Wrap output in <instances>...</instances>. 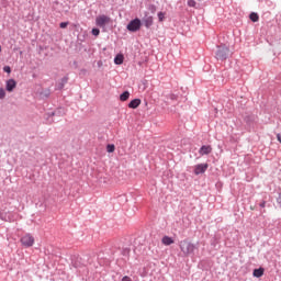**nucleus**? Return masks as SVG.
<instances>
[{"label":"nucleus","mask_w":281,"mask_h":281,"mask_svg":"<svg viewBox=\"0 0 281 281\" xmlns=\"http://www.w3.org/2000/svg\"><path fill=\"white\" fill-rule=\"evenodd\" d=\"M179 248L184 258L194 256V251L199 249V244H194L189 239H183L179 241Z\"/></svg>","instance_id":"nucleus-1"},{"label":"nucleus","mask_w":281,"mask_h":281,"mask_svg":"<svg viewBox=\"0 0 281 281\" xmlns=\"http://www.w3.org/2000/svg\"><path fill=\"white\" fill-rule=\"evenodd\" d=\"M215 58L216 60H227L229 58V47L225 45L217 46Z\"/></svg>","instance_id":"nucleus-2"},{"label":"nucleus","mask_w":281,"mask_h":281,"mask_svg":"<svg viewBox=\"0 0 281 281\" xmlns=\"http://www.w3.org/2000/svg\"><path fill=\"white\" fill-rule=\"evenodd\" d=\"M142 27V20L134 19L127 24L128 32H138Z\"/></svg>","instance_id":"nucleus-3"},{"label":"nucleus","mask_w":281,"mask_h":281,"mask_svg":"<svg viewBox=\"0 0 281 281\" xmlns=\"http://www.w3.org/2000/svg\"><path fill=\"white\" fill-rule=\"evenodd\" d=\"M106 23H111V18H109L106 15H100L95 19V24L99 27H104V25H106Z\"/></svg>","instance_id":"nucleus-4"},{"label":"nucleus","mask_w":281,"mask_h":281,"mask_svg":"<svg viewBox=\"0 0 281 281\" xmlns=\"http://www.w3.org/2000/svg\"><path fill=\"white\" fill-rule=\"evenodd\" d=\"M23 247H32L34 245V237L32 235H25L21 238Z\"/></svg>","instance_id":"nucleus-5"},{"label":"nucleus","mask_w":281,"mask_h":281,"mask_svg":"<svg viewBox=\"0 0 281 281\" xmlns=\"http://www.w3.org/2000/svg\"><path fill=\"white\" fill-rule=\"evenodd\" d=\"M207 168H209L207 164L196 165L194 168V175H203L205 170H207Z\"/></svg>","instance_id":"nucleus-6"},{"label":"nucleus","mask_w":281,"mask_h":281,"mask_svg":"<svg viewBox=\"0 0 281 281\" xmlns=\"http://www.w3.org/2000/svg\"><path fill=\"white\" fill-rule=\"evenodd\" d=\"M5 89L9 93H12L16 89V81L14 79L7 80Z\"/></svg>","instance_id":"nucleus-7"},{"label":"nucleus","mask_w":281,"mask_h":281,"mask_svg":"<svg viewBox=\"0 0 281 281\" xmlns=\"http://www.w3.org/2000/svg\"><path fill=\"white\" fill-rule=\"evenodd\" d=\"M143 25H145V27H151L153 26V16L151 15H145L142 20Z\"/></svg>","instance_id":"nucleus-8"},{"label":"nucleus","mask_w":281,"mask_h":281,"mask_svg":"<svg viewBox=\"0 0 281 281\" xmlns=\"http://www.w3.org/2000/svg\"><path fill=\"white\" fill-rule=\"evenodd\" d=\"M200 155H210V153H212V146L210 145H203L200 150H199Z\"/></svg>","instance_id":"nucleus-9"},{"label":"nucleus","mask_w":281,"mask_h":281,"mask_svg":"<svg viewBox=\"0 0 281 281\" xmlns=\"http://www.w3.org/2000/svg\"><path fill=\"white\" fill-rule=\"evenodd\" d=\"M139 104H142V100H139V99H133V100L128 103V108H130V109H137V106H139Z\"/></svg>","instance_id":"nucleus-10"},{"label":"nucleus","mask_w":281,"mask_h":281,"mask_svg":"<svg viewBox=\"0 0 281 281\" xmlns=\"http://www.w3.org/2000/svg\"><path fill=\"white\" fill-rule=\"evenodd\" d=\"M161 243H162V245L170 246V245H175V239H172L169 236H165V237H162Z\"/></svg>","instance_id":"nucleus-11"},{"label":"nucleus","mask_w":281,"mask_h":281,"mask_svg":"<svg viewBox=\"0 0 281 281\" xmlns=\"http://www.w3.org/2000/svg\"><path fill=\"white\" fill-rule=\"evenodd\" d=\"M252 276L255 278H262L265 276V268L255 269Z\"/></svg>","instance_id":"nucleus-12"},{"label":"nucleus","mask_w":281,"mask_h":281,"mask_svg":"<svg viewBox=\"0 0 281 281\" xmlns=\"http://www.w3.org/2000/svg\"><path fill=\"white\" fill-rule=\"evenodd\" d=\"M128 98H131V92H128V91H124V92L120 95L121 102H126V100H128Z\"/></svg>","instance_id":"nucleus-13"},{"label":"nucleus","mask_w":281,"mask_h":281,"mask_svg":"<svg viewBox=\"0 0 281 281\" xmlns=\"http://www.w3.org/2000/svg\"><path fill=\"white\" fill-rule=\"evenodd\" d=\"M68 80H69V77L61 78V80H60V82L58 85V89L59 90L65 89V85H67Z\"/></svg>","instance_id":"nucleus-14"},{"label":"nucleus","mask_w":281,"mask_h":281,"mask_svg":"<svg viewBox=\"0 0 281 281\" xmlns=\"http://www.w3.org/2000/svg\"><path fill=\"white\" fill-rule=\"evenodd\" d=\"M115 65H122L124 63V55H116L114 58Z\"/></svg>","instance_id":"nucleus-15"},{"label":"nucleus","mask_w":281,"mask_h":281,"mask_svg":"<svg viewBox=\"0 0 281 281\" xmlns=\"http://www.w3.org/2000/svg\"><path fill=\"white\" fill-rule=\"evenodd\" d=\"M249 19L250 21H252V23H258V19H259L258 13L256 12L250 13Z\"/></svg>","instance_id":"nucleus-16"},{"label":"nucleus","mask_w":281,"mask_h":281,"mask_svg":"<svg viewBox=\"0 0 281 281\" xmlns=\"http://www.w3.org/2000/svg\"><path fill=\"white\" fill-rule=\"evenodd\" d=\"M106 150H108V153H115V145L109 144V145L106 146Z\"/></svg>","instance_id":"nucleus-17"},{"label":"nucleus","mask_w":281,"mask_h":281,"mask_svg":"<svg viewBox=\"0 0 281 281\" xmlns=\"http://www.w3.org/2000/svg\"><path fill=\"white\" fill-rule=\"evenodd\" d=\"M5 99V89L0 88V100Z\"/></svg>","instance_id":"nucleus-18"},{"label":"nucleus","mask_w":281,"mask_h":281,"mask_svg":"<svg viewBox=\"0 0 281 281\" xmlns=\"http://www.w3.org/2000/svg\"><path fill=\"white\" fill-rule=\"evenodd\" d=\"M188 5H189L190 8H195V7H196V1H194V0H189V1H188Z\"/></svg>","instance_id":"nucleus-19"},{"label":"nucleus","mask_w":281,"mask_h":281,"mask_svg":"<svg viewBox=\"0 0 281 281\" xmlns=\"http://www.w3.org/2000/svg\"><path fill=\"white\" fill-rule=\"evenodd\" d=\"M93 36H100V29H92Z\"/></svg>","instance_id":"nucleus-20"},{"label":"nucleus","mask_w":281,"mask_h":281,"mask_svg":"<svg viewBox=\"0 0 281 281\" xmlns=\"http://www.w3.org/2000/svg\"><path fill=\"white\" fill-rule=\"evenodd\" d=\"M3 71H5V74H12V68H10V66H4Z\"/></svg>","instance_id":"nucleus-21"},{"label":"nucleus","mask_w":281,"mask_h":281,"mask_svg":"<svg viewBox=\"0 0 281 281\" xmlns=\"http://www.w3.org/2000/svg\"><path fill=\"white\" fill-rule=\"evenodd\" d=\"M67 25H69V22H61L59 24V26L61 27V30H65V27H67Z\"/></svg>","instance_id":"nucleus-22"},{"label":"nucleus","mask_w":281,"mask_h":281,"mask_svg":"<svg viewBox=\"0 0 281 281\" xmlns=\"http://www.w3.org/2000/svg\"><path fill=\"white\" fill-rule=\"evenodd\" d=\"M123 256H128V254H131V249H128V248H125V249H123Z\"/></svg>","instance_id":"nucleus-23"},{"label":"nucleus","mask_w":281,"mask_h":281,"mask_svg":"<svg viewBox=\"0 0 281 281\" xmlns=\"http://www.w3.org/2000/svg\"><path fill=\"white\" fill-rule=\"evenodd\" d=\"M164 16H165V15H164V12H159V13H158V19H159V21H164Z\"/></svg>","instance_id":"nucleus-24"},{"label":"nucleus","mask_w":281,"mask_h":281,"mask_svg":"<svg viewBox=\"0 0 281 281\" xmlns=\"http://www.w3.org/2000/svg\"><path fill=\"white\" fill-rule=\"evenodd\" d=\"M122 281H133L132 279H130V277H123Z\"/></svg>","instance_id":"nucleus-25"},{"label":"nucleus","mask_w":281,"mask_h":281,"mask_svg":"<svg viewBox=\"0 0 281 281\" xmlns=\"http://www.w3.org/2000/svg\"><path fill=\"white\" fill-rule=\"evenodd\" d=\"M259 205H260V207H265V205H267V202L263 201Z\"/></svg>","instance_id":"nucleus-26"},{"label":"nucleus","mask_w":281,"mask_h":281,"mask_svg":"<svg viewBox=\"0 0 281 281\" xmlns=\"http://www.w3.org/2000/svg\"><path fill=\"white\" fill-rule=\"evenodd\" d=\"M245 121H246V122H251V117L247 116V117L245 119Z\"/></svg>","instance_id":"nucleus-27"},{"label":"nucleus","mask_w":281,"mask_h":281,"mask_svg":"<svg viewBox=\"0 0 281 281\" xmlns=\"http://www.w3.org/2000/svg\"><path fill=\"white\" fill-rule=\"evenodd\" d=\"M278 203H280L281 204V193L279 194V198H278Z\"/></svg>","instance_id":"nucleus-28"},{"label":"nucleus","mask_w":281,"mask_h":281,"mask_svg":"<svg viewBox=\"0 0 281 281\" xmlns=\"http://www.w3.org/2000/svg\"><path fill=\"white\" fill-rule=\"evenodd\" d=\"M49 115L50 117H54V115H56V112H52Z\"/></svg>","instance_id":"nucleus-29"},{"label":"nucleus","mask_w":281,"mask_h":281,"mask_svg":"<svg viewBox=\"0 0 281 281\" xmlns=\"http://www.w3.org/2000/svg\"><path fill=\"white\" fill-rule=\"evenodd\" d=\"M98 66L101 67L102 66V61H98Z\"/></svg>","instance_id":"nucleus-30"},{"label":"nucleus","mask_w":281,"mask_h":281,"mask_svg":"<svg viewBox=\"0 0 281 281\" xmlns=\"http://www.w3.org/2000/svg\"><path fill=\"white\" fill-rule=\"evenodd\" d=\"M175 98H176L175 95H171V100H175Z\"/></svg>","instance_id":"nucleus-31"},{"label":"nucleus","mask_w":281,"mask_h":281,"mask_svg":"<svg viewBox=\"0 0 281 281\" xmlns=\"http://www.w3.org/2000/svg\"><path fill=\"white\" fill-rule=\"evenodd\" d=\"M250 210H254V206H250Z\"/></svg>","instance_id":"nucleus-32"},{"label":"nucleus","mask_w":281,"mask_h":281,"mask_svg":"<svg viewBox=\"0 0 281 281\" xmlns=\"http://www.w3.org/2000/svg\"><path fill=\"white\" fill-rule=\"evenodd\" d=\"M0 52H1V46H0Z\"/></svg>","instance_id":"nucleus-33"}]
</instances>
